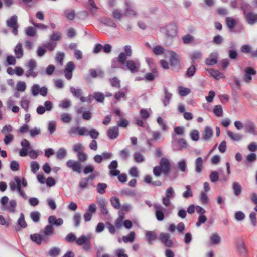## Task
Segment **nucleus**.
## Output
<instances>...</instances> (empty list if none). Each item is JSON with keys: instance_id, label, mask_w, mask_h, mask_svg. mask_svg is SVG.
<instances>
[{"instance_id": "nucleus-1", "label": "nucleus", "mask_w": 257, "mask_h": 257, "mask_svg": "<svg viewBox=\"0 0 257 257\" xmlns=\"http://www.w3.org/2000/svg\"><path fill=\"white\" fill-rule=\"evenodd\" d=\"M171 163L169 160L165 157L162 158L159 162V165L153 168V174L156 177H159L162 173L165 176H168L171 169Z\"/></svg>"}, {"instance_id": "nucleus-2", "label": "nucleus", "mask_w": 257, "mask_h": 257, "mask_svg": "<svg viewBox=\"0 0 257 257\" xmlns=\"http://www.w3.org/2000/svg\"><path fill=\"white\" fill-rule=\"evenodd\" d=\"M160 31L167 37L172 38L177 35V26L175 23L171 22L164 27H161Z\"/></svg>"}, {"instance_id": "nucleus-3", "label": "nucleus", "mask_w": 257, "mask_h": 257, "mask_svg": "<svg viewBox=\"0 0 257 257\" xmlns=\"http://www.w3.org/2000/svg\"><path fill=\"white\" fill-rule=\"evenodd\" d=\"M91 236L90 235L87 236L82 235L77 238L76 243L79 246L83 245V249L85 251H89L91 248Z\"/></svg>"}, {"instance_id": "nucleus-4", "label": "nucleus", "mask_w": 257, "mask_h": 257, "mask_svg": "<svg viewBox=\"0 0 257 257\" xmlns=\"http://www.w3.org/2000/svg\"><path fill=\"white\" fill-rule=\"evenodd\" d=\"M124 15L130 18L136 17L137 12L134 4L130 0H124Z\"/></svg>"}, {"instance_id": "nucleus-5", "label": "nucleus", "mask_w": 257, "mask_h": 257, "mask_svg": "<svg viewBox=\"0 0 257 257\" xmlns=\"http://www.w3.org/2000/svg\"><path fill=\"white\" fill-rule=\"evenodd\" d=\"M6 25L7 27L12 29V33L14 35H18L19 25L18 23V17L16 15H13L9 19H7L6 21Z\"/></svg>"}, {"instance_id": "nucleus-6", "label": "nucleus", "mask_w": 257, "mask_h": 257, "mask_svg": "<svg viewBox=\"0 0 257 257\" xmlns=\"http://www.w3.org/2000/svg\"><path fill=\"white\" fill-rule=\"evenodd\" d=\"M26 66L28 69L25 74L27 77H32L35 78L38 75V73L34 71V69L37 66V62L35 59H30Z\"/></svg>"}, {"instance_id": "nucleus-7", "label": "nucleus", "mask_w": 257, "mask_h": 257, "mask_svg": "<svg viewBox=\"0 0 257 257\" xmlns=\"http://www.w3.org/2000/svg\"><path fill=\"white\" fill-rule=\"evenodd\" d=\"M236 246L239 255L243 257H246L248 251L245 244L242 238H237L236 240Z\"/></svg>"}, {"instance_id": "nucleus-8", "label": "nucleus", "mask_w": 257, "mask_h": 257, "mask_svg": "<svg viewBox=\"0 0 257 257\" xmlns=\"http://www.w3.org/2000/svg\"><path fill=\"white\" fill-rule=\"evenodd\" d=\"M124 52L120 53L117 57V61L120 64H124L127 58L131 56L132 54L131 47L130 45H126L124 47Z\"/></svg>"}, {"instance_id": "nucleus-9", "label": "nucleus", "mask_w": 257, "mask_h": 257, "mask_svg": "<svg viewBox=\"0 0 257 257\" xmlns=\"http://www.w3.org/2000/svg\"><path fill=\"white\" fill-rule=\"evenodd\" d=\"M66 166L73 171L81 173L82 171V164L79 161L69 160L66 162Z\"/></svg>"}, {"instance_id": "nucleus-10", "label": "nucleus", "mask_w": 257, "mask_h": 257, "mask_svg": "<svg viewBox=\"0 0 257 257\" xmlns=\"http://www.w3.org/2000/svg\"><path fill=\"white\" fill-rule=\"evenodd\" d=\"M158 239L167 247H172L173 246V242L170 239V235L167 233H161Z\"/></svg>"}, {"instance_id": "nucleus-11", "label": "nucleus", "mask_w": 257, "mask_h": 257, "mask_svg": "<svg viewBox=\"0 0 257 257\" xmlns=\"http://www.w3.org/2000/svg\"><path fill=\"white\" fill-rule=\"evenodd\" d=\"M126 66L127 68L132 72V73H137L138 72L140 67V63L139 61L137 59L133 60H126Z\"/></svg>"}, {"instance_id": "nucleus-12", "label": "nucleus", "mask_w": 257, "mask_h": 257, "mask_svg": "<svg viewBox=\"0 0 257 257\" xmlns=\"http://www.w3.org/2000/svg\"><path fill=\"white\" fill-rule=\"evenodd\" d=\"M87 128L84 127H71L68 131L70 137H74L75 135L78 134L80 136L86 135Z\"/></svg>"}, {"instance_id": "nucleus-13", "label": "nucleus", "mask_w": 257, "mask_h": 257, "mask_svg": "<svg viewBox=\"0 0 257 257\" xmlns=\"http://www.w3.org/2000/svg\"><path fill=\"white\" fill-rule=\"evenodd\" d=\"M21 146L22 148L19 150V154L21 157H25L28 154L30 144L27 140L23 139L21 142Z\"/></svg>"}, {"instance_id": "nucleus-14", "label": "nucleus", "mask_w": 257, "mask_h": 257, "mask_svg": "<svg viewBox=\"0 0 257 257\" xmlns=\"http://www.w3.org/2000/svg\"><path fill=\"white\" fill-rule=\"evenodd\" d=\"M256 74V70L251 67H247L244 69L243 80L246 83H249L252 80V76Z\"/></svg>"}, {"instance_id": "nucleus-15", "label": "nucleus", "mask_w": 257, "mask_h": 257, "mask_svg": "<svg viewBox=\"0 0 257 257\" xmlns=\"http://www.w3.org/2000/svg\"><path fill=\"white\" fill-rule=\"evenodd\" d=\"M243 14L245 15L247 22L250 25H253L257 22V14L253 12H246L243 10Z\"/></svg>"}, {"instance_id": "nucleus-16", "label": "nucleus", "mask_w": 257, "mask_h": 257, "mask_svg": "<svg viewBox=\"0 0 257 257\" xmlns=\"http://www.w3.org/2000/svg\"><path fill=\"white\" fill-rule=\"evenodd\" d=\"M245 132L246 133H250L254 136H257V130L254 122L251 121H247L244 125Z\"/></svg>"}, {"instance_id": "nucleus-17", "label": "nucleus", "mask_w": 257, "mask_h": 257, "mask_svg": "<svg viewBox=\"0 0 257 257\" xmlns=\"http://www.w3.org/2000/svg\"><path fill=\"white\" fill-rule=\"evenodd\" d=\"M118 163L116 160H113L108 165L109 169V175L112 176H116L120 173V171L117 169Z\"/></svg>"}, {"instance_id": "nucleus-18", "label": "nucleus", "mask_w": 257, "mask_h": 257, "mask_svg": "<svg viewBox=\"0 0 257 257\" xmlns=\"http://www.w3.org/2000/svg\"><path fill=\"white\" fill-rule=\"evenodd\" d=\"M97 203L100 209V211L102 214L106 215L108 214V211L107 210L106 205L108 203L107 201L104 198H100L97 200Z\"/></svg>"}, {"instance_id": "nucleus-19", "label": "nucleus", "mask_w": 257, "mask_h": 257, "mask_svg": "<svg viewBox=\"0 0 257 257\" xmlns=\"http://www.w3.org/2000/svg\"><path fill=\"white\" fill-rule=\"evenodd\" d=\"M226 25L230 31H234V28L238 22V19H233L231 17H227L225 19Z\"/></svg>"}, {"instance_id": "nucleus-20", "label": "nucleus", "mask_w": 257, "mask_h": 257, "mask_svg": "<svg viewBox=\"0 0 257 257\" xmlns=\"http://www.w3.org/2000/svg\"><path fill=\"white\" fill-rule=\"evenodd\" d=\"M108 138L110 139H116L119 135V130L118 126H113L109 128L107 132Z\"/></svg>"}, {"instance_id": "nucleus-21", "label": "nucleus", "mask_w": 257, "mask_h": 257, "mask_svg": "<svg viewBox=\"0 0 257 257\" xmlns=\"http://www.w3.org/2000/svg\"><path fill=\"white\" fill-rule=\"evenodd\" d=\"M213 130L210 126L205 127L202 135V138L205 140H209L213 136Z\"/></svg>"}, {"instance_id": "nucleus-22", "label": "nucleus", "mask_w": 257, "mask_h": 257, "mask_svg": "<svg viewBox=\"0 0 257 257\" xmlns=\"http://www.w3.org/2000/svg\"><path fill=\"white\" fill-rule=\"evenodd\" d=\"M87 9L93 15H95L98 10V8L96 6L94 0H88Z\"/></svg>"}, {"instance_id": "nucleus-23", "label": "nucleus", "mask_w": 257, "mask_h": 257, "mask_svg": "<svg viewBox=\"0 0 257 257\" xmlns=\"http://www.w3.org/2000/svg\"><path fill=\"white\" fill-rule=\"evenodd\" d=\"M164 96L162 99V102L164 106H167L170 103V101L172 97V94L168 91L167 88H165L164 89Z\"/></svg>"}, {"instance_id": "nucleus-24", "label": "nucleus", "mask_w": 257, "mask_h": 257, "mask_svg": "<svg viewBox=\"0 0 257 257\" xmlns=\"http://www.w3.org/2000/svg\"><path fill=\"white\" fill-rule=\"evenodd\" d=\"M14 53L16 57L18 59H20L23 56L24 51L21 43H18L16 45L14 48Z\"/></svg>"}, {"instance_id": "nucleus-25", "label": "nucleus", "mask_w": 257, "mask_h": 257, "mask_svg": "<svg viewBox=\"0 0 257 257\" xmlns=\"http://www.w3.org/2000/svg\"><path fill=\"white\" fill-rule=\"evenodd\" d=\"M227 135L232 140L235 141H238L242 139L243 136L242 134L228 130L227 131Z\"/></svg>"}, {"instance_id": "nucleus-26", "label": "nucleus", "mask_w": 257, "mask_h": 257, "mask_svg": "<svg viewBox=\"0 0 257 257\" xmlns=\"http://www.w3.org/2000/svg\"><path fill=\"white\" fill-rule=\"evenodd\" d=\"M217 62V54L213 53L210 54L206 59V63L207 65H213Z\"/></svg>"}, {"instance_id": "nucleus-27", "label": "nucleus", "mask_w": 257, "mask_h": 257, "mask_svg": "<svg viewBox=\"0 0 257 257\" xmlns=\"http://www.w3.org/2000/svg\"><path fill=\"white\" fill-rule=\"evenodd\" d=\"M146 236L148 243L152 245L153 244L152 241L158 238L157 235L155 233L151 231H147L146 232Z\"/></svg>"}, {"instance_id": "nucleus-28", "label": "nucleus", "mask_w": 257, "mask_h": 257, "mask_svg": "<svg viewBox=\"0 0 257 257\" xmlns=\"http://www.w3.org/2000/svg\"><path fill=\"white\" fill-rule=\"evenodd\" d=\"M31 239L36 242L37 244H40L42 240H45V236H43L42 234H33L30 235Z\"/></svg>"}, {"instance_id": "nucleus-29", "label": "nucleus", "mask_w": 257, "mask_h": 257, "mask_svg": "<svg viewBox=\"0 0 257 257\" xmlns=\"http://www.w3.org/2000/svg\"><path fill=\"white\" fill-rule=\"evenodd\" d=\"M154 207L156 209V216L157 219L159 221L163 220L164 218V215L162 211V206H161L160 205L155 204L154 205Z\"/></svg>"}, {"instance_id": "nucleus-30", "label": "nucleus", "mask_w": 257, "mask_h": 257, "mask_svg": "<svg viewBox=\"0 0 257 257\" xmlns=\"http://www.w3.org/2000/svg\"><path fill=\"white\" fill-rule=\"evenodd\" d=\"M48 223L49 225H62L63 220L60 218L56 219L55 216L52 215L48 218Z\"/></svg>"}, {"instance_id": "nucleus-31", "label": "nucleus", "mask_w": 257, "mask_h": 257, "mask_svg": "<svg viewBox=\"0 0 257 257\" xmlns=\"http://www.w3.org/2000/svg\"><path fill=\"white\" fill-rule=\"evenodd\" d=\"M170 64L172 66H176L179 64V60L178 55L174 52H170Z\"/></svg>"}, {"instance_id": "nucleus-32", "label": "nucleus", "mask_w": 257, "mask_h": 257, "mask_svg": "<svg viewBox=\"0 0 257 257\" xmlns=\"http://www.w3.org/2000/svg\"><path fill=\"white\" fill-rule=\"evenodd\" d=\"M62 33L59 31H53L49 35V38L51 41L57 42L61 39Z\"/></svg>"}, {"instance_id": "nucleus-33", "label": "nucleus", "mask_w": 257, "mask_h": 257, "mask_svg": "<svg viewBox=\"0 0 257 257\" xmlns=\"http://www.w3.org/2000/svg\"><path fill=\"white\" fill-rule=\"evenodd\" d=\"M53 226H46L44 230H41L40 233L43 236H49L54 233Z\"/></svg>"}, {"instance_id": "nucleus-34", "label": "nucleus", "mask_w": 257, "mask_h": 257, "mask_svg": "<svg viewBox=\"0 0 257 257\" xmlns=\"http://www.w3.org/2000/svg\"><path fill=\"white\" fill-rule=\"evenodd\" d=\"M232 189L234 195L236 196H239L242 191V187L237 182H234L232 184Z\"/></svg>"}, {"instance_id": "nucleus-35", "label": "nucleus", "mask_w": 257, "mask_h": 257, "mask_svg": "<svg viewBox=\"0 0 257 257\" xmlns=\"http://www.w3.org/2000/svg\"><path fill=\"white\" fill-rule=\"evenodd\" d=\"M195 171L197 173H200L202 171V167L203 166V160L200 157H198L195 161Z\"/></svg>"}, {"instance_id": "nucleus-36", "label": "nucleus", "mask_w": 257, "mask_h": 257, "mask_svg": "<svg viewBox=\"0 0 257 257\" xmlns=\"http://www.w3.org/2000/svg\"><path fill=\"white\" fill-rule=\"evenodd\" d=\"M57 44V42L50 41L44 43L43 46L46 50H48L50 51H53L56 47Z\"/></svg>"}, {"instance_id": "nucleus-37", "label": "nucleus", "mask_w": 257, "mask_h": 257, "mask_svg": "<svg viewBox=\"0 0 257 257\" xmlns=\"http://www.w3.org/2000/svg\"><path fill=\"white\" fill-rule=\"evenodd\" d=\"M102 22L106 26H110L114 28L117 27V25L111 18H103L102 19Z\"/></svg>"}, {"instance_id": "nucleus-38", "label": "nucleus", "mask_w": 257, "mask_h": 257, "mask_svg": "<svg viewBox=\"0 0 257 257\" xmlns=\"http://www.w3.org/2000/svg\"><path fill=\"white\" fill-rule=\"evenodd\" d=\"M70 91L73 96L77 98H79L82 94V90L81 89H76L73 86L70 87Z\"/></svg>"}, {"instance_id": "nucleus-39", "label": "nucleus", "mask_w": 257, "mask_h": 257, "mask_svg": "<svg viewBox=\"0 0 257 257\" xmlns=\"http://www.w3.org/2000/svg\"><path fill=\"white\" fill-rule=\"evenodd\" d=\"M121 195L130 197H136V193L130 189L125 188L122 189L120 192Z\"/></svg>"}, {"instance_id": "nucleus-40", "label": "nucleus", "mask_w": 257, "mask_h": 257, "mask_svg": "<svg viewBox=\"0 0 257 257\" xmlns=\"http://www.w3.org/2000/svg\"><path fill=\"white\" fill-rule=\"evenodd\" d=\"M25 34L28 36L34 37L36 35V30L34 27L29 26L25 29Z\"/></svg>"}, {"instance_id": "nucleus-41", "label": "nucleus", "mask_w": 257, "mask_h": 257, "mask_svg": "<svg viewBox=\"0 0 257 257\" xmlns=\"http://www.w3.org/2000/svg\"><path fill=\"white\" fill-rule=\"evenodd\" d=\"M185 188L186 190L183 192L182 194L183 197L186 199L192 197L193 195V194L191 186L189 185H186Z\"/></svg>"}, {"instance_id": "nucleus-42", "label": "nucleus", "mask_w": 257, "mask_h": 257, "mask_svg": "<svg viewBox=\"0 0 257 257\" xmlns=\"http://www.w3.org/2000/svg\"><path fill=\"white\" fill-rule=\"evenodd\" d=\"M89 186V181H88V179L85 178H82L81 179L79 183V187L81 189V190H84L87 188Z\"/></svg>"}, {"instance_id": "nucleus-43", "label": "nucleus", "mask_w": 257, "mask_h": 257, "mask_svg": "<svg viewBox=\"0 0 257 257\" xmlns=\"http://www.w3.org/2000/svg\"><path fill=\"white\" fill-rule=\"evenodd\" d=\"M107 187V185L105 183H99L97 185V191L100 194H103L105 193V189Z\"/></svg>"}, {"instance_id": "nucleus-44", "label": "nucleus", "mask_w": 257, "mask_h": 257, "mask_svg": "<svg viewBox=\"0 0 257 257\" xmlns=\"http://www.w3.org/2000/svg\"><path fill=\"white\" fill-rule=\"evenodd\" d=\"M202 54L200 51H195L190 54V57L192 61V63L194 64L196 60L200 59Z\"/></svg>"}, {"instance_id": "nucleus-45", "label": "nucleus", "mask_w": 257, "mask_h": 257, "mask_svg": "<svg viewBox=\"0 0 257 257\" xmlns=\"http://www.w3.org/2000/svg\"><path fill=\"white\" fill-rule=\"evenodd\" d=\"M29 100L26 96H24L22 98L21 100V106L26 111H28L29 107Z\"/></svg>"}, {"instance_id": "nucleus-46", "label": "nucleus", "mask_w": 257, "mask_h": 257, "mask_svg": "<svg viewBox=\"0 0 257 257\" xmlns=\"http://www.w3.org/2000/svg\"><path fill=\"white\" fill-rule=\"evenodd\" d=\"M89 135L93 139H96L99 135V133L97 131H96L95 128H91L90 130L87 129V132L86 133V135L85 136H87Z\"/></svg>"}, {"instance_id": "nucleus-47", "label": "nucleus", "mask_w": 257, "mask_h": 257, "mask_svg": "<svg viewBox=\"0 0 257 257\" xmlns=\"http://www.w3.org/2000/svg\"><path fill=\"white\" fill-rule=\"evenodd\" d=\"M153 53L156 55H160L164 53V48L160 45H157L152 48Z\"/></svg>"}, {"instance_id": "nucleus-48", "label": "nucleus", "mask_w": 257, "mask_h": 257, "mask_svg": "<svg viewBox=\"0 0 257 257\" xmlns=\"http://www.w3.org/2000/svg\"><path fill=\"white\" fill-rule=\"evenodd\" d=\"M213 113L217 117L222 116L223 114V109L220 105H215L213 110Z\"/></svg>"}, {"instance_id": "nucleus-49", "label": "nucleus", "mask_w": 257, "mask_h": 257, "mask_svg": "<svg viewBox=\"0 0 257 257\" xmlns=\"http://www.w3.org/2000/svg\"><path fill=\"white\" fill-rule=\"evenodd\" d=\"M110 202L112 206L115 209H119L120 208V203L119 199L118 197H113L110 199Z\"/></svg>"}, {"instance_id": "nucleus-50", "label": "nucleus", "mask_w": 257, "mask_h": 257, "mask_svg": "<svg viewBox=\"0 0 257 257\" xmlns=\"http://www.w3.org/2000/svg\"><path fill=\"white\" fill-rule=\"evenodd\" d=\"M61 119L63 122L68 123L72 120V118L70 114L64 113L61 114Z\"/></svg>"}, {"instance_id": "nucleus-51", "label": "nucleus", "mask_w": 257, "mask_h": 257, "mask_svg": "<svg viewBox=\"0 0 257 257\" xmlns=\"http://www.w3.org/2000/svg\"><path fill=\"white\" fill-rule=\"evenodd\" d=\"M67 154V151L65 148H61L58 149L56 152V156L58 159H62L64 158Z\"/></svg>"}, {"instance_id": "nucleus-52", "label": "nucleus", "mask_w": 257, "mask_h": 257, "mask_svg": "<svg viewBox=\"0 0 257 257\" xmlns=\"http://www.w3.org/2000/svg\"><path fill=\"white\" fill-rule=\"evenodd\" d=\"M64 14L66 17L69 20L74 19L75 16V11L73 10H66L64 11Z\"/></svg>"}, {"instance_id": "nucleus-53", "label": "nucleus", "mask_w": 257, "mask_h": 257, "mask_svg": "<svg viewBox=\"0 0 257 257\" xmlns=\"http://www.w3.org/2000/svg\"><path fill=\"white\" fill-rule=\"evenodd\" d=\"M133 156L134 160L137 163L143 162L145 160L144 156L139 152H135Z\"/></svg>"}, {"instance_id": "nucleus-54", "label": "nucleus", "mask_w": 257, "mask_h": 257, "mask_svg": "<svg viewBox=\"0 0 257 257\" xmlns=\"http://www.w3.org/2000/svg\"><path fill=\"white\" fill-rule=\"evenodd\" d=\"M77 238L73 233H68L65 237V240L69 243H76Z\"/></svg>"}, {"instance_id": "nucleus-55", "label": "nucleus", "mask_w": 257, "mask_h": 257, "mask_svg": "<svg viewBox=\"0 0 257 257\" xmlns=\"http://www.w3.org/2000/svg\"><path fill=\"white\" fill-rule=\"evenodd\" d=\"M112 16L114 19L117 20H121L124 15V13L122 14L121 12L117 9H114L112 12Z\"/></svg>"}, {"instance_id": "nucleus-56", "label": "nucleus", "mask_w": 257, "mask_h": 257, "mask_svg": "<svg viewBox=\"0 0 257 257\" xmlns=\"http://www.w3.org/2000/svg\"><path fill=\"white\" fill-rule=\"evenodd\" d=\"M28 153L29 157L32 159H36L39 155L42 154V151L35 150H31Z\"/></svg>"}, {"instance_id": "nucleus-57", "label": "nucleus", "mask_w": 257, "mask_h": 257, "mask_svg": "<svg viewBox=\"0 0 257 257\" xmlns=\"http://www.w3.org/2000/svg\"><path fill=\"white\" fill-rule=\"evenodd\" d=\"M210 240L212 243L217 244L221 241V238L217 233H215L211 236Z\"/></svg>"}, {"instance_id": "nucleus-58", "label": "nucleus", "mask_w": 257, "mask_h": 257, "mask_svg": "<svg viewBox=\"0 0 257 257\" xmlns=\"http://www.w3.org/2000/svg\"><path fill=\"white\" fill-rule=\"evenodd\" d=\"M30 217L35 223H38L40 220V213L38 211L32 212L30 213Z\"/></svg>"}, {"instance_id": "nucleus-59", "label": "nucleus", "mask_w": 257, "mask_h": 257, "mask_svg": "<svg viewBox=\"0 0 257 257\" xmlns=\"http://www.w3.org/2000/svg\"><path fill=\"white\" fill-rule=\"evenodd\" d=\"M135 233L134 232H131L127 236L123 237L124 242H132L134 240Z\"/></svg>"}, {"instance_id": "nucleus-60", "label": "nucleus", "mask_w": 257, "mask_h": 257, "mask_svg": "<svg viewBox=\"0 0 257 257\" xmlns=\"http://www.w3.org/2000/svg\"><path fill=\"white\" fill-rule=\"evenodd\" d=\"M60 253V249L56 247L51 248L49 252V254L51 257H56Z\"/></svg>"}, {"instance_id": "nucleus-61", "label": "nucleus", "mask_w": 257, "mask_h": 257, "mask_svg": "<svg viewBox=\"0 0 257 257\" xmlns=\"http://www.w3.org/2000/svg\"><path fill=\"white\" fill-rule=\"evenodd\" d=\"M210 73L211 75L216 79H218L223 77V74L218 70L211 69Z\"/></svg>"}, {"instance_id": "nucleus-62", "label": "nucleus", "mask_w": 257, "mask_h": 257, "mask_svg": "<svg viewBox=\"0 0 257 257\" xmlns=\"http://www.w3.org/2000/svg\"><path fill=\"white\" fill-rule=\"evenodd\" d=\"M111 85L112 87H115L117 88H120V80L116 77H113L109 79Z\"/></svg>"}, {"instance_id": "nucleus-63", "label": "nucleus", "mask_w": 257, "mask_h": 257, "mask_svg": "<svg viewBox=\"0 0 257 257\" xmlns=\"http://www.w3.org/2000/svg\"><path fill=\"white\" fill-rule=\"evenodd\" d=\"M14 139V136L13 134H10L5 135L4 142L6 145L10 144Z\"/></svg>"}, {"instance_id": "nucleus-64", "label": "nucleus", "mask_w": 257, "mask_h": 257, "mask_svg": "<svg viewBox=\"0 0 257 257\" xmlns=\"http://www.w3.org/2000/svg\"><path fill=\"white\" fill-rule=\"evenodd\" d=\"M31 170L33 173H36L40 168L39 163L36 161H32L31 162Z\"/></svg>"}]
</instances>
